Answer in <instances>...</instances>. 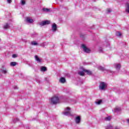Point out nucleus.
<instances>
[{"label": "nucleus", "mask_w": 129, "mask_h": 129, "mask_svg": "<svg viewBox=\"0 0 129 129\" xmlns=\"http://www.w3.org/2000/svg\"><path fill=\"white\" fill-rule=\"evenodd\" d=\"M59 103V97L57 96H54L51 99V103L52 104H57Z\"/></svg>", "instance_id": "nucleus-1"}, {"label": "nucleus", "mask_w": 129, "mask_h": 129, "mask_svg": "<svg viewBox=\"0 0 129 129\" xmlns=\"http://www.w3.org/2000/svg\"><path fill=\"white\" fill-rule=\"evenodd\" d=\"M106 87H107V84L106 83L102 82L100 83L99 89L100 90H105Z\"/></svg>", "instance_id": "nucleus-2"}, {"label": "nucleus", "mask_w": 129, "mask_h": 129, "mask_svg": "<svg viewBox=\"0 0 129 129\" xmlns=\"http://www.w3.org/2000/svg\"><path fill=\"white\" fill-rule=\"evenodd\" d=\"M70 107H67L65 110H64V112H62V114H63L64 115H71V112H70Z\"/></svg>", "instance_id": "nucleus-3"}, {"label": "nucleus", "mask_w": 129, "mask_h": 129, "mask_svg": "<svg viewBox=\"0 0 129 129\" xmlns=\"http://www.w3.org/2000/svg\"><path fill=\"white\" fill-rule=\"evenodd\" d=\"M82 48L83 49V50L85 52V53H90V52H91L90 49L87 48V47H86V45H85V44L82 45Z\"/></svg>", "instance_id": "nucleus-4"}, {"label": "nucleus", "mask_w": 129, "mask_h": 129, "mask_svg": "<svg viewBox=\"0 0 129 129\" xmlns=\"http://www.w3.org/2000/svg\"><path fill=\"white\" fill-rule=\"evenodd\" d=\"M50 24V21L46 20L42 21L40 24V26H45V25H49Z\"/></svg>", "instance_id": "nucleus-5"}, {"label": "nucleus", "mask_w": 129, "mask_h": 129, "mask_svg": "<svg viewBox=\"0 0 129 129\" xmlns=\"http://www.w3.org/2000/svg\"><path fill=\"white\" fill-rule=\"evenodd\" d=\"M1 71L2 73L4 74H7L8 73V70L7 69L5 68V66H3L2 68H1Z\"/></svg>", "instance_id": "nucleus-6"}, {"label": "nucleus", "mask_w": 129, "mask_h": 129, "mask_svg": "<svg viewBox=\"0 0 129 129\" xmlns=\"http://www.w3.org/2000/svg\"><path fill=\"white\" fill-rule=\"evenodd\" d=\"M75 120L76 121V123H80V121H81V118H80V116H78L76 117Z\"/></svg>", "instance_id": "nucleus-7"}, {"label": "nucleus", "mask_w": 129, "mask_h": 129, "mask_svg": "<svg viewBox=\"0 0 129 129\" xmlns=\"http://www.w3.org/2000/svg\"><path fill=\"white\" fill-rule=\"evenodd\" d=\"M26 22L29 24H33L34 23V20L31 19L30 17H27L26 18Z\"/></svg>", "instance_id": "nucleus-8"}, {"label": "nucleus", "mask_w": 129, "mask_h": 129, "mask_svg": "<svg viewBox=\"0 0 129 129\" xmlns=\"http://www.w3.org/2000/svg\"><path fill=\"white\" fill-rule=\"evenodd\" d=\"M98 69H99V70H101V71H104L106 72H108V71H109V70H107L101 66L98 67Z\"/></svg>", "instance_id": "nucleus-9"}, {"label": "nucleus", "mask_w": 129, "mask_h": 129, "mask_svg": "<svg viewBox=\"0 0 129 129\" xmlns=\"http://www.w3.org/2000/svg\"><path fill=\"white\" fill-rule=\"evenodd\" d=\"M52 30L53 32H56L57 31V25L54 23L52 26Z\"/></svg>", "instance_id": "nucleus-10"}, {"label": "nucleus", "mask_w": 129, "mask_h": 129, "mask_svg": "<svg viewBox=\"0 0 129 129\" xmlns=\"http://www.w3.org/2000/svg\"><path fill=\"white\" fill-rule=\"evenodd\" d=\"M114 67L116 70H119V69H120V64L115 63L114 64Z\"/></svg>", "instance_id": "nucleus-11"}, {"label": "nucleus", "mask_w": 129, "mask_h": 129, "mask_svg": "<svg viewBox=\"0 0 129 129\" xmlns=\"http://www.w3.org/2000/svg\"><path fill=\"white\" fill-rule=\"evenodd\" d=\"M35 58L36 61L38 62V63H41V62H42V59H40V58H39L38 55H35Z\"/></svg>", "instance_id": "nucleus-12"}, {"label": "nucleus", "mask_w": 129, "mask_h": 129, "mask_svg": "<svg viewBox=\"0 0 129 129\" xmlns=\"http://www.w3.org/2000/svg\"><path fill=\"white\" fill-rule=\"evenodd\" d=\"M84 72H85L88 74V75H91L92 74V72L88 70H83Z\"/></svg>", "instance_id": "nucleus-13"}, {"label": "nucleus", "mask_w": 129, "mask_h": 129, "mask_svg": "<svg viewBox=\"0 0 129 129\" xmlns=\"http://www.w3.org/2000/svg\"><path fill=\"white\" fill-rule=\"evenodd\" d=\"M59 82H60V83H65V82H66L65 78L61 77L59 80Z\"/></svg>", "instance_id": "nucleus-14"}, {"label": "nucleus", "mask_w": 129, "mask_h": 129, "mask_svg": "<svg viewBox=\"0 0 129 129\" xmlns=\"http://www.w3.org/2000/svg\"><path fill=\"white\" fill-rule=\"evenodd\" d=\"M121 110V109L119 107H116L115 109H114L113 111L114 112H118V111H120Z\"/></svg>", "instance_id": "nucleus-15"}, {"label": "nucleus", "mask_w": 129, "mask_h": 129, "mask_svg": "<svg viewBox=\"0 0 129 129\" xmlns=\"http://www.w3.org/2000/svg\"><path fill=\"white\" fill-rule=\"evenodd\" d=\"M4 29L7 30V29H10V25L8 23H6L4 26Z\"/></svg>", "instance_id": "nucleus-16"}, {"label": "nucleus", "mask_w": 129, "mask_h": 129, "mask_svg": "<svg viewBox=\"0 0 129 129\" xmlns=\"http://www.w3.org/2000/svg\"><path fill=\"white\" fill-rule=\"evenodd\" d=\"M125 11L127 13L129 14V3L126 4V9Z\"/></svg>", "instance_id": "nucleus-17"}, {"label": "nucleus", "mask_w": 129, "mask_h": 129, "mask_svg": "<svg viewBox=\"0 0 129 129\" xmlns=\"http://www.w3.org/2000/svg\"><path fill=\"white\" fill-rule=\"evenodd\" d=\"M41 71H42V72H45V71H47V68L45 67H41Z\"/></svg>", "instance_id": "nucleus-18"}, {"label": "nucleus", "mask_w": 129, "mask_h": 129, "mask_svg": "<svg viewBox=\"0 0 129 129\" xmlns=\"http://www.w3.org/2000/svg\"><path fill=\"white\" fill-rule=\"evenodd\" d=\"M42 10L43 12H45L46 13H49V12H50V9L48 8H43Z\"/></svg>", "instance_id": "nucleus-19"}, {"label": "nucleus", "mask_w": 129, "mask_h": 129, "mask_svg": "<svg viewBox=\"0 0 129 129\" xmlns=\"http://www.w3.org/2000/svg\"><path fill=\"white\" fill-rule=\"evenodd\" d=\"M31 45H32V46H37V45H38V43H37V42L34 41L31 42Z\"/></svg>", "instance_id": "nucleus-20"}, {"label": "nucleus", "mask_w": 129, "mask_h": 129, "mask_svg": "<svg viewBox=\"0 0 129 129\" xmlns=\"http://www.w3.org/2000/svg\"><path fill=\"white\" fill-rule=\"evenodd\" d=\"M16 65H17V62L15 61H13L10 63L11 66H16Z\"/></svg>", "instance_id": "nucleus-21"}, {"label": "nucleus", "mask_w": 129, "mask_h": 129, "mask_svg": "<svg viewBox=\"0 0 129 129\" xmlns=\"http://www.w3.org/2000/svg\"><path fill=\"white\" fill-rule=\"evenodd\" d=\"M102 102V100H99L98 101H96L95 103L96 104H98V105H99V104H101V103Z\"/></svg>", "instance_id": "nucleus-22"}, {"label": "nucleus", "mask_w": 129, "mask_h": 129, "mask_svg": "<svg viewBox=\"0 0 129 129\" xmlns=\"http://www.w3.org/2000/svg\"><path fill=\"white\" fill-rule=\"evenodd\" d=\"M110 119H111V116H109L105 118V120H106V121H109L110 120Z\"/></svg>", "instance_id": "nucleus-23"}, {"label": "nucleus", "mask_w": 129, "mask_h": 129, "mask_svg": "<svg viewBox=\"0 0 129 129\" xmlns=\"http://www.w3.org/2000/svg\"><path fill=\"white\" fill-rule=\"evenodd\" d=\"M116 36H117V37H120L121 36V33H120V32H116Z\"/></svg>", "instance_id": "nucleus-24"}, {"label": "nucleus", "mask_w": 129, "mask_h": 129, "mask_svg": "<svg viewBox=\"0 0 129 129\" xmlns=\"http://www.w3.org/2000/svg\"><path fill=\"white\" fill-rule=\"evenodd\" d=\"M112 128V125L109 124L106 127V129H111Z\"/></svg>", "instance_id": "nucleus-25"}, {"label": "nucleus", "mask_w": 129, "mask_h": 129, "mask_svg": "<svg viewBox=\"0 0 129 129\" xmlns=\"http://www.w3.org/2000/svg\"><path fill=\"white\" fill-rule=\"evenodd\" d=\"M78 74L81 76H84V72H80L78 73Z\"/></svg>", "instance_id": "nucleus-26"}, {"label": "nucleus", "mask_w": 129, "mask_h": 129, "mask_svg": "<svg viewBox=\"0 0 129 129\" xmlns=\"http://www.w3.org/2000/svg\"><path fill=\"white\" fill-rule=\"evenodd\" d=\"M98 51L99 52V53H103V50L102 49V48L100 47L99 48Z\"/></svg>", "instance_id": "nucleus-27"}, {"label": "nucleus", "mask_w": 129, "mask_h": 129, "mask_svg": "<svg viewBox=\"0 0 129 129\" xmlns=\"http://www.w3.org/2000/svg\"><path fill=\"white\" fill-rule=\"evenodd\" d=\"M25 4H26V2H25V1H24V0H22L21 1V5L22 6H24Z\"/></svg>", "instance_id": "nucleus-28"}, {"label": "nucleus", "mask_w": 129, "mask_h": 129, "mask_svg": "<svg viewBox=\"0 0 129 129\" xmlns=\"http://www.w3.org/2000/svg\"><path fill=\"white\" fill-rule=\"evenodd\" d=\"M46 45V42L42 43L40 44V46L41 47H45V45Z\"/></svg>", "instance_id": "nucleus-29"}, {"label": "nucleus", "mask_w": 129, "mask_h": 129, "mask_svg": "<svg viewBox=\"0 0 129 129\" xmlns=\"http://www.w3.org/2000/svg\"><path fill=\"white\" fill-rule=\"evenodd\" d=\"M107 12L108 14H109V13H111V9H107Z\"/></svg>", "instance_id": "nucleus-30"}, {"label": "nucleus", "mask_w": 129, "mask_h": 129, "mask_svg": "<svg viewBox=\"0 0 129 129\" xmlns=\"http://www.w3.org/2000/svg\"><path fill=\"white\" fill-rule=\"evenodd\" d=\"M17 57H18V56L17 55V54H13L12 55L13 58H17Z\"/></svg>", "instance_id": "nucleus-31"}, {"label": "nucleus", "mask_w": 129, "mask_h": 129, "mask_svg": "<svg viewBox=\"0 0 129 129\" xmlns=\"http://www.w3.org/2000/svg\"><path fill=\"white\" fill-rule=\"evenodd\" d=\"M36 36H37V34H34V35H32V37L33 38H35V37H36Z\"/></svg>", "instance_id": "nucleus-32"}, {"label": "nucleus", "mask_w": 129, "mask_h": 129, "mask_svg": "<svg viewBox=\"0 0 129 129\" xmlns=\"http://www.w3.org/2000/svg\"><path fill=\"white\" fill-rule=\"evenodd\" d=\"M7 2L9 4H11V3H12V0H7Z\"/></svg>", "instance_id": "nucleus-33"}, {"label": "nucleus", "mask_w": 129, "mask_h": 129, "mask_svg": "<svg viewBox=\"0 0 129 129\" xmlns=\"http://www.w3.org/2000/svg\"><path fill=\"white\" fill-rule=\"evenodd\" d=\"M14 89H18V87L17 86H15L14 87Z\"/></svg>", "instance_id": "nucleus-34"}, {"label": "nucleus", "mask_w": 129, "mask_h": 129, "mask_svg": "<svg viewBox=\"0 0 129 129\" xmlns=\"http://www.w3.org/2000/svg\"><path fill=\"white\" fill-rule=\"evenodd\" d=\"M114 129H118V127H115Z\"/></svg>", "instance_id": "nucleus-35"}, {"label": "nucleus", "mask_w": 129, "mask_h": 129, "mask_svg": "<svg viewBox=\"0 0 129 129\" xmlns=\"http://www.w3.org/2000/svg\"><path fill=\"white\" fill-rule=\"evenodd\" d=\"M127 122L129 123V119H128L127 120Z\"/></svg>", "instance_id": "nucleus-36"}, {"label": "nucleus", "mask_w": 129, "mask_h": 129, "mask_svg": "<svg viewBox=\"0 0 129 129\" xmlns=\"http://www.w3.org/2000/svg\"><path fill=\"white\" fill-rule=\"evenodd\" d=\"M16 120H19V119H18V118H16Z\"/></svg>", "instance_id": "nucleus-37"}, {"label": "nucleus", "mask_w": 129, "mask_h": 129, "mask_svg": "<svg viewBox=\"0 0 129 129\" xmlns=\"http://www.w3.org/2000/svg\"><path fill=\"white\" fill-rule=\"evenodd\" d=\"M0 41H1V38H0Z\"/></svg>", "instance_id": "nucleus-38"}]
</instances>
